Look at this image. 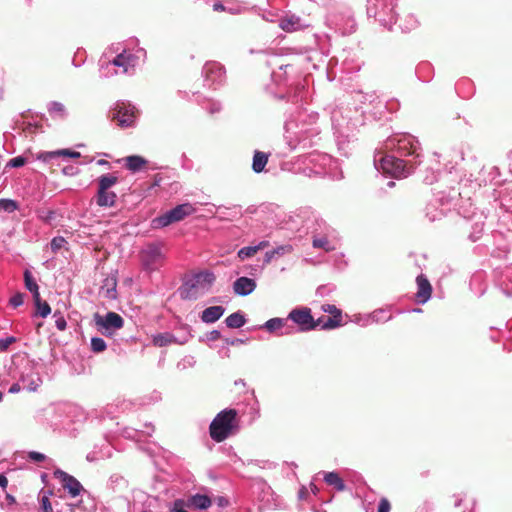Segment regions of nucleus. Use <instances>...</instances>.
Instances as JSON below:
<instances>
[{"instance_id": "22", "label": "nucleus", "mask_w": 512, "mask_h": 512, "mask_svg": "<svg viewBox=\"0 0 512 512\" xmlns=\"http://www.w3.org/2000/svg\"><path fill=\"white\" fill-rule=\"evenodd\" d=\"M180 297L184 300H196L198 293L195 284L185 285L179 290Z\"/></svg>"}, {"instance_id": "23", "label": "nucleus", "mask_w": 512, "mask_h": 512, "mask_svg": "<svg viewBox=\"0 0 512 512\" xmlns=\"http://www.w3.org/2000/svg\"><path fill=\"white\" fill-rule=\"evenodd\" d=\"M312 244L314 248H322L327 252L333 251L335 249L327 237L314 238Z\"/></svg>"}, {"instance_id": "25", "label": "nucleus", "mask_w": 512, "mask_h": 512, "mask_svg": "<svg viewBox=\"0 0 512 512\" xmlns=\"http://www.w3.org/2000/svg\"><path fill=\"white\" fill-rule=\"evenodd\" d=\"M60 155L69 156L71 158H78V157H80V153L77 152V151H70L68 149H63V150L47 153L46 156H45V159H47V158H54V157L60 156Z\"/></svg>"}, {"instance_id": "57", "label": "nucleus", "mask_w": 512, "mask_h": 512, "mask_svg": "<svg viewBox=\"0 0 512 512\" xmlns=\"http://www.w3.org/2000/svg\"><path fill=\"white\" fill-rule=\"evenodd\" d=\"M388 186H389V187H394V186H395V183H394L393 181H390V182L388 183Z\"/></svg>"}, {"instance_id": "11", "label": "nucleus", "mask_w": 512, "mask_h": 512, "mask_svg": "<svg viewBox=\"0 0 512 512\" xmlns=\"http://www.w3.org/2000/svg\"><path fill=\"white\" fill-rule=\"evenodd\" d=\"M117 195L109 190L104 189L103 191L99 190L96 194V203L100 207H112L116 203Z\"/></svg>"}, {"instance_id": "59", "label": "nucleus", "mask_w": 512, "mask_h": 512, "mask_svg": "<svg viewBox=\"0 0 512 512\" xmlns=\"http://www.w3.org/2000/svg\"><path fill=\"white\" fill-rule=\"evenodd\" d=\"M99 163H100V164H104V163H107V162H106V161H104V160H101V161H99Z\"/></svg>"}, {"instance_id": "55", "label": "nucleus", "mask_w": 512, "mask_h": 512, "mask_svg": "<svg viewBox=\"0 0 512 512\" xmlns=\"http://www.w3.org/2000/svg\"><path fill=\"white\" fill-rule=\"evenodd\" d=\"M6 498L9 501V503H15V498L13 496L7 494Z\"/></svg>"}, {"instance_id": "24", "label": "nucleus", "mask_w": 512, "mask_h": 512, "mask_svg": "<svg viewBox=\"0 0 512 512\" xmlns=\"http://www.w3.org/2000/svg\"><path fill=\"white\" fill-rule=\"evenodd\" d=\"M172 339H174L173 336L168 333L158 334L153 338V343L155 346L164 347L170 344Z\"/></svg>"}, {"instance_id": "32", "label": "nucleus", "mask_w": 512, "mask_h": 512, "mask_svg": "<svg viewBox=\"0 0 512 512\" xmlns=\"http://www.w3.org/2000/svg\"><path fill=\"white\" fill-rule=\"evenodd\" d=\"M24 281H25V286L26 288L29 290V291H33L35 289H38V285L37 283L34 281L33 277H32V274L29 270H26L24 272Z\"/></svg>"}, {"instance_id": "4", "label": "nucleus", "mask_w": 512, "mask_h": 512, "mask_svg": "<svg viewBox=\"0 0 512 512\" xmlns=\"http://www.w3.org/2000/svg\"><path fill=\"white\" fill-rule=\"evenodd\" d=\"M137 110L130 103L118 102L112 110V121L120 128H128L134 125Z\"/></svg>"}, {"instance_id": "21", "label": "nucleus", "mask_w": 512, "mask_h": 512, "mask_svg": "<svg viewBox=\"0 0 512 512\" xmlns=\"http://www.w3.org/2000/svg\"><path fill=\"white\" fill-rule=\"evenodd\" d=\"M225 322L229 328H240L245 324V318L241 313L235 312L229 315Z\"/></svg>"}, {"instance_id": "8", "label": "nucleus", "mask_w": 512, "mask_h": 512, "mask_svg": "<svg viewBox=\"0 0 512 512\" xmlns=\"http://www.w3.org/2000/svg\"><path fill=\"white\" fill-rule=\"evenodd\" d=\"M54 475L60 480L63 488L67 489L72 497L78 496L83 490L81 483L74 476L62 470H57Z\"/></svg>"}, {"instance_id": "60", "label": "nucleus", "mask_w": 512, "mask_h": 512, "mask_svg": "<svg viewBox=\"0 0 512 512\" xmlns=\"http://www.w3.org/2000/svg\"><path fill=\"white\" fill-rule=\"evenodd\" d=\"M142 512H146V511H142Z\"/></svg>"}, {"instance_id": "41", "label": "nucleus", "mask_w": 512, "mask_h": 512, "mask_svg": "<svg viewBox=\"0 0 512 512\" xmlns=\"http://www.w3.org/2000/svg\"><path fill=\"white\" fill-rule=\"evenodd\" d=\"M16 339L14 337H7L4 339H0V350L5 351L8 349V347L14 343Z\"/></svg>"}, {"instance_id": "39", "label": "nucleus", "mask_w": 512, "mask_h": 512, "mask_svg": "<svg viewBox=\"0 0 512 512\" xmlns=\"http://www.w3.org/2000/svg\"><path fill=\"white\" fill-rule=\"evenodd\" d=\"M41 509L42 512H53V508L48 496H43L41 498Z\"/></svg>"}, {"instance_id": "10", "label": "nucleus", "mask_w": 512, "mask_h": 512, "mask_svg": "<svg viewBox=\"0 0 512 512\" xmlns=\"http://www.w3.org/2000/svg\"><path fill=\"white\" fill-rule=\"evenodd\" d=\"M255 288L256 282L248 277H240L233 284L234 292L241 296L249 295Z\"/></svg>"}, {"instance_id": "34", "label": "nucleus", "mask_w": 512, "mask_h": 512, "mask_svg": "<svg viewBox=\"0 0 512 512\" xmlns=\"http://www.w3.org/2000/svg\"><path fill=\"white\" fill-rule=\"evenodd\" d=\"M323 311L329 313L331 316L342 317V312L335 305L327 304L324 305Z\"/></svg>"}, {"instance_id": "18", "label": "nucleus", "mask_w": 512, "mask_h": 512, "mask_svg": "<svg viewBox=\"0 0 512 512\" xmlns=\"http://www.w3.org/2000/svg\"><path fill=\"white\" fill-rule=\"evenodd\" d=\"M118 182V177L113 174H104L98 178V189L103 191L109 190Z\"/></svg>"}, {"instance_id": "16", "label": "nucleus", "mask_w": 512, "mask_h": 512, "mask_svg": "<svg viewBox=\"0 0 512 512\" xmlns=\"http://www.w3.org/2000/svg\"><path fill=\"white\" fill-rule=\"evenodd\" d=\"M324 480L328 485L333 486L338 491H344L346 488L343 480L336 472L326 473L324 476Z\"/></svg>"}, {"instance_id": "29", "label": "nucleus", "mask_w": 512, "mask_h": 512, "mask_svg": "<svg viewBox=\"0 0 512 512\" xmlns=\"http://www.w3.org/2000/svg\"><path fill=\"white\" fill-rule=\"evenodd\" d=\"M257 252H258V251H257L256 246H247V247H243V248H241V249L238 251V257H239L241 260H244V259H246V258H249V257L254 256Z\"/></svg>"}, {"instance_id": "1", "label": "nucleus", "mask_w": 512, "mask_h": 512, "mask_svg": "<svg viewBox=\"0 0 512 512\" xmlns=\"http://www.w3.org/2000/svg\"><path fill=\"white\" fill-rule=\"evenodd\" d=\"M237 415L235 409L219 412L209 426L210 437L220 443L235 434L239 429Z\"/></svg>"}, {"instance_id": "46", "label": "nucleus", "mask_w": 512, "mask_h": 512, "mask_svg": "<svg viewBox=\"0 0 512 512\" xmlns=\"http://www.w3.org/2000/svg\"><path fill=\"white\" fill-rule=\"evenodd\" d=\"M30 292L33 294V299H34L35 304H40V301H42V300H41V297H40L39 290L35 289L33 291H30Z\"/></svg>"}, {"instance_id": "38", "label": "nucleus", "mask_w": 512, "mask_h": 512, "mask_svg": "<svg viewBox=\"0 0 512 512\" xmlns=\"http://www.w3.org/2000/svg\"><path fill=\"white\" fill-rule=\"evenodd\" d=\"M292 250H293V248L291 245H281V246L273 249V251L275 252V256H280V255H284L287 253H291Z\"/></svg>"}, {"instance_id": "19", "label": "nucleus", "mask_w": 512, "mask_h": 512, "mask_svg": "<svg viewBox=\"0 0 512 512\" xmlns=\"http://www.w3.org/2000/svg\"><path fill=\"white\" fill-rule=\"evenodd\" d=\"M280 27L286 32H293L300 28V19L295 16L284 18L280 21Z\"/></svg>"}, {"instance_id": "43", "label": "nucleus", "mask_w": 512, "mask_h": 512, "mask_svg": "<svg viewBox=\"0 0 512 512\" xmlns=\"http://www.w3.org/2000/svg\"><path fill=\"white\" fill-rule=\"evenodd\" d=\"M390 508L389 501L386 498H382L379 502L378 512H389Z\"/></svg>"}, {"instance_id": "47", "label": "nucleus", "mask_w": 512, "mask_h": 512, "mask_svg": "<svg viewBox=\"0 0 512 512\" xmlns=\"http://www.w3.org/2000/svg\"><path fill=\"white\" fill-rule=\"evenodd\" d=\"M275 252L273 250L266 252L265 254V263H270L273 258H275Z\"/></svg>"}, {"instance_id": "9", "label": "nucleus", "mask_w": 512, "mask_h": 512, "mask_svg": "<svg viewBox=\"0 0 512 512\" xmlns=\"http://www.w3.org/2000/svg\"><path fill=\"white\" fill-rule=\"evenodd\" d=\"M416 282L418 287V291L416 293L417 301L419 303H425L431 297L432 286L423 274L416 278Z\"/></svg>"}, {"instance_id": "33", "label": "nucleus", "mask_w": 512, "mask_h": 512, "mask_svg": "<svg viewBox=\"0 0 512 512\" xmlns=\"http://www.w3.org/2000/svg\"><path fill=\"white\" fill-rule=\"evenodd\" d=\"M35 305L37 307V314L41 317L45 318L50 314L51 308L46 301H40V304Z\"/></svg>"}, {"instance_id": "50", "label": "nucleus", "mask_w": 512, "mask_h": 512, "mask_svg": "<svg viewBox=\"0 0 512 512\" xmlns=\"http://www.w3.org/2000/svg\"><path fill=\"white\" fill-rule=\"evenodd\" d=\"M269 246L268 241H261L258 245H256L257 251L262 250Z\"/></svg>"}, {"instance_id": "12", "label": "nucleus", "mask_w": 512, "mask_h": 512, "mask_svg": "<svg viewBox=\"0 0 512 512\" xmlns=\"http://www.w3.org/2000/svg\"><path fill=\"white\" fill-rule=\"evenodd\" d=\"M225 309L222 306H211L203 310L201 320L205 323H214L222 317Z\"/></svg>"}, {"instance_id": "31", "label": "nucleus", "mask_w": 512, "mask_h": 512, "mask_svg": "<svg viewBox=\"0 0 512 512\" xmlns=\"http://www.w3.org/2000/svg\"><path fill=\"white\" fill-rule=\"evenodd\" d=\"M398 149L400 151H403V154L405 155H411L416 153V148L409 142H406L405 140L399 141Z\"/></svg>"}, {"instance_id": "30", "label": "nucleus", "mask_w": 512, "mask_h": 512, "mask_svg": "<svg viewBox=\"0 0 512 512\" xmlns=\"http://www.w3.org/2000/svg\"><path fill=\"white\" fill-rule=\"evenodd\" d=\"M91 348L94 352H103L106 349V343L102 338L94 337L91 339Z\"/></svg>"}, {"instance_id": "44", "label": "nucleus", "mask_w": 512, "mask_h": 512, "mask_svg": "<svg viewBox=\"0 0 512 512\" xmlns=\"http://www.w3.org/2000/svg\"><path fill=\"white\" fill-rule=\"evenodd\" d=\"M55 324H56V327L60 331H63V330L66 329L67 323H66V320L63 317H59L58 319H56Z\"/></svg>"}, {"instance_id": "13", "label": "nucleus", "mask_w": 512, "mask_h": 512, "mask_svg": "<svg viewBox=\"0 0 512 512\" xmlns=\"http://www.w3.org/2000/svg\"><path fill=\"white\" fill-rule=\"evenodd\" d=\"M211 499L207 495L196 494L190 497L185 503L187 507H194L200 510H205L211 506Z\"/></svg>"}, {"instance_id": "3", "label": "nucleus", "mask_w": 512, "mask_h": 512, "mask_svg": "<svg viewBox=\"0 0 512 512\" xmlns=\"http://www.w3.org/2000/svg\"><path fill=\"white\" fill-rule=\"evenodd\" d=\"M194 208L191 204L185 203L174 207L167 211L163 215L153 219L152 224L154 228H163L172 223L179 222L185 217L191 215L194 212Z\"/></svg>"}, {"instance_id": "7", "label": "nucleus", "mask_w": 512, "mask_h": 512, "mask_svg": "<svg viewBox=\"0 0 512 512\" xmlns=\"http://www.w3.org/2000/svg\"><path fill=\"white\" fill-rule=\"evenodd\" d=\"M379 166L384 173L395 178L406 177L410 171H406L405 161L392 155H385L379 161Z\"/></svg>"}, {"instance_id": "6", "label": "nucleus", "mask_w": 512, "mask_h": 512, "mask_svg": "<svg viewBox=\"0 0 512 512\" xmlns=\"http://www.w3.org/2000/svg\"><path fill=\"white\" fill-rule=\"evenodd\" d=\"M94 321L97 329L104 334H112L124 325L123 318L115 312H108L105 316L96 313Z\"/></svg>"}, {"instance_id": "36", "label": "nucleus", "mask_w": 512, "mask_h": 512, "mask_svg": "<svg viewBox=\"0 0 512 512\" xmlns=\"http://www.w3.org/2000/svg\"><path fill=\"white\" fill-rule=\"evenodd\" d=\"M25 163H26V159L22 156H18V157L12 158L8 162L7 166L18 168V167H22Z\"/></svg>"}, {"instance_id": "26", "label": "nucleus", "mask_w": 512, "mask_h": 512, "mask_svg": "<svg viewBox=\"0 0 512 512\" xmlns=\"http://www.w3.org/2000/svg\"><path fill=\"white\" fill-rule=\"evenodd\" d=\"M18 209V204L16 201L11 199H0V211H6V212H14Z\"/></svg>"}, {"instance_id": "49", "label": "nucleus", "mask_w": 512, "mask_h": 512, "mask_svg": "<svg viewBox=\"0 0 512 512\" xmlns=\"http://www.w3.org/2000/svg\"><path fill=\"white\" fill-rule=\"evenodd\" d=\"M20 390H21L20 385H19L18 383H14V384L10 387V389H9V393H12V394H14V393H18Z\"/></svg>"}, {"instance_id": "17", "label": "nucleus", "mask_w": 512, "mask_h": 512, "mask_svg": "<svg viewBox=\"0 0 512 512\" xmlns=\"http://www.w3.org/2000/svg\"><path fill=\"white\" fill-rule=\"evenodd\" d=\"M133 56L131 54H127L126 51L118 54L112 61V64L117 67L123 68V73L128 72V67L130 66L131 60Z\"/></svg>"}, {"instance_id": "53", "label": "nucleus", "mask_w": 512, "mask_h": 512, "mask_svg": "<svg viewBox=\"0 0 512 512\" xmlns=\"http://www.w3.org/2000/svg\"><path fill=\"white\" fill-rule=\"evenodd\" d=\"M213 8H214V10H216V11H223V10H224V6H223L222 4H220V3H216V4H214V5H213Z\"/></svg>"}, {"instance_id": "5", "label": "nucleus", "mask_w": 512, "mask_h": 512, "mask_svg": "<svg viewBox=\"0 0 512 512\" xmlns=\"http://www.w3.org/2000/svg\"><path fill=\"white\" fill-rule=\"evenodd\" d=\"M288 319L296 323L300 327L301 331L313 330L319 327L320 323L322 322V318L314 320L313 316L311 315V310L306 307L300 309H293L289 313Z\"/></svg>"}, {"instance_id": "15", "label": "nucleus", "mask_w": 512, "mask_h": 512, "mask_svg": "<svg viewBox=\"0 0 512 512\" xmlns=\"http://www.w3.org/2000/svg\"><path fill=\"white\" fill-rule=\"evenodd\" d=\"M269 154L262 151H255L252 162V169L255 173H261L264 171L266 164L268 163Z\"/></svg>"}, {"instance_id": "14", "label": "nucleus", "mask_w": 512, "mask_h": 512, "mask_svg": "<svg viewBox=\"0 0 512 512\" xmlns=\"http://www.w3.org/2000/svg\"><path fill=\"white\" fill-rule=\"evenodd\" d=\"M147 160L138 155H132L125 158V166L128 170L135 173L144 169L147 165Z\"/></svg>"}, {"instance_id": "40", "label": "nucleus", "mask_w": 512, "mask_h": 512, "mask_svg": "<svg viewBox=\"0 0 512 512\" xmlns=\"http://www.w3.org/2000/svg\"><path fill=\"white\" fill-rule=\"evenodd\" d=\"M184 506H185V502L184 500L182 499H177L174 501V504H173V507L172 509L170 510V512H187L185 509H184Z\"/></svg>"}, {"instance_id": "56", "label": "nucleus", "mask_w": 512, "mask_h": 512, "mask_svg": "<svg viewBox=\"0 0 512 512\" xmlns=\"http://www.w3.org/2000/svg\"><path fill=\"white\" fill-rule=\"evenodd\" d=\"M207 277L209 278L208 281L211 282L214 280L213 274H207Z\"/></svg>"}, {"instance_id": "54", "label": "nucleus", "mask_w": 512, "mask_h": 512, "mask_svg": "<svg viewBox=\"0 0 512 512\" xmlns=\"http://www.w3.org/2000/svg\"><path fill=\"white\" fill-rule=\"evenodd\" d=\"M37 387H38V383H37V382H36V383L32 382V383L29 385L28 390H29V391H36V390H37Z\"/></svg>"}, {"instance_id": "28", "label": "nucleus", "mask_w": 512, "mask_h": 512, "mask_svg": "<svg viewBox=\"0 0 512 512\" xmlns=\"http://www.w3.org/2000/svg\"><path fill=\"white\" fill-rule=\"evenodd\" d=\"M49 112L52 115L63 118L65 116V107L60 102H52L49 107Z\"/></svg>"}, {"instance_id": "27", "label": "nucleus", "mask_w": 512, "mask_h": 512, "mask_svg": "<svg viewBox=\"0 0 512 512\" xmlns=\"http://www.w3.org/2000/svg\"><path fill=\"white\" fill-rule=\"evenodd\" d=\"M285 324V321L281 318H272L270 320H268L266 323H265V328L269 331V332H273L277 329H280L284 326Z\"/></svg>"}, {"instance_id": "2", "label": "nucleus", "mask_w": 512, "mask_h": 512, "mask_svg": "<svg viewBox=\"0 0 512 512\" xmlns=\"http://www.w3.org/2000/svg\"><path fill=\"white\" fill-rule=\"evenodd\" d=\"M141 263L148 271L158 270L164 265L165 253L160 243L147 244L140 252Z\"/></svg>"}, {"instance_id": "58", "label": "nucleus", "mask_w": 512, "mask_h": 512, "mask_svg": "<svg viewBox=\"0 0 512 512\" xmlns=\"http://www.w3.org/2000/svg\"><path fill=\"white\" fill-rule=\"evenodd\" d=\"M3 399V393L0 391V402L2 401Z\"/></svg>"}, {"instance_id": "42", "label": "nucleus", "mask_w": 512, "mask_h": 512, "mask_svg": "<svg viewBox=\"0 0 512 512\" xmlns=\"http://www.w3.org/2000/svg\"><path fill=\"white\" fill-rule=\"evenodd\" d=\"M29 459L35 462H43L46 459V456L40 452L31 451L28 454Z\"/></svg>"}, {"instance_id": "45", "label": "nucleus", "mask_w": 512, "mask_h": 512, "mask_svg": "<svg viewBox=\"0 0 512 512\" xmlns=\"http://www.w3.org/2000/svg\"><path fill=\"white\" fill-rule=\"evenodd\" d=\"M215 501L219 507H226L228 505V500L222 496L217 497Z\"/></svg>"}, {"instance_id": "20", "label": "nucleus", "mask_w": 512, "mask_h": 512, "mask_svg": "<svg viewBox=\"0 0 512 512\" xmlns=\"http://www.w3.org/2000/svg\"><path fill=\"white\" fill-rule=\"evenodd\" d=\"M322 322L320 323V327L323 330H331L342 325V317L330 316V317H321Z\"/></svg>"}, {"instance_id": "52", "label": "nucleus", "mask_w": 512, "mask_h": 512, "mask_svg": "<svg viewBox=\"0 0 512 512\" xmlns=\"http://www.w3.org/2000/svg\"><path fill=\"white\" fill-rule=\"evenodd\" d=\"M227 343L230 344V345L242 344L243 340L236 338V339H233L231 341L227 340Z\"/></svg>"}, {"instance_id": "51", "label": "nucleus", "mask_w": 512, "mask_h": 512, "mask_svg": "<svg viewBox=\"0 0 512 512\" xmlns=\"http://www.w3.org/2000/svg\"><path fill=\"white\" fill-rule=\"evenodd\" d=\"M221 337V334L219 331L217 330H214L210 333V339L212 340H216V339H219Z\"/></svg>"}, {"instance_id": "35", "label": "nucleus", "mask_w": 512, "mask_h": 512, "mask_svg": "<svg viewBox=\"0 0 512 512\" xmlns=\"http://www.w3.org/2000/svg\"><path fill=\"white\" fill-rule=\"evenodd\" d=\"M65 239L63 237H55L52 239L51 241V249L53 252H57L58 250H60L64 244H65Z\"/></svg>"}, {"instance_id": "37", "label": "nucleus", "mask_w": 512, "mask_h": 512, "mask_svg": "<svg viewBox=\"0 0 512 512\" xmlns=\"http://www.w3.org/2000/svg\"><path fill=\"white\" fill-rule=\"evenodd\" d=\"M23 301H24V294L16 293L15 295H13L11 297L10 304L16 308V307H19L20 305H22Z\"/></svg>"}, {"instance_id": "48", "label": "nucleus", "mask_w": 512, "mask_h": 512, "mask_svg": "<svg viewBox=\"0 0 512 512\" xmlns=\"http://www.w3.org/2000/svg\"><path fill=\"white\" fill-rule=\"evenodd\" d=\"M8 485V479L5 475L3 474H0V487H2L3 489H5Z\"/></svg>"}]
</instances>
